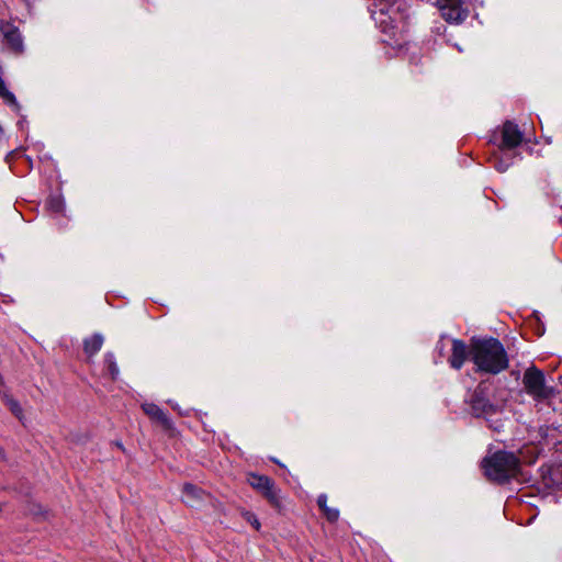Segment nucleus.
Returning <instances> with one entry per match:
<instances>
[{"mask_svg": "<svg viewBox=\"0 0 562 562\" xmlns=\"http://www.w3.org/2000/svg\"><path fill=\"white\" fill-rule=\"evenodd\" d=\"M317 505L329 522H336L339 518V510L327 506V495L321 494L317 497Z\"/></svg>", "mask_w": 562, "mask_h": 562, "instance_id": "ddd939ff", "label": "nucleus"}, {"mask_svg": "<svg viewBox=\"0 0 562 562\" xmlns=\"http://www.w3.org/2000/svg\"><path fill=\"white\" fill-rule=\"evenodd\" d=\"M104 338L101 334L95 333L83 340V351L88 357H93L103 346Z\"/></svg>", "mask_w": 562, "mask_h": 562, "instance_id": "f8f14e48", "label": "nucleus"}, {"mask_svg": "<svg viewBox=\"0 0 562 562\" xmlns=\"http://www.w3.org/2000/svg\"><path fill=\"white\" fill-rule=\"evenodd\" d=\"M524 140V133L513 121H505L501 127V142L498 148L501 150H512L517 148Z\"/></svg>", "mask_w": 562, "mask_h": 562, "instance_id": "423d86ee", "label": "nucleus"}, {"mask_svg": "<svg viewBox=\"0 0 562 562\" xmlns=\"http://www.w3.org/2000/svg\"><path fill=\"white\" fill-rule=\"evenodd\" d=\"M490 427H491L492 429H494L495 431H501V429H502L503 425L497 420V422H495L494 424H493V423H491V424H490Z\"/></svg>", "mask_w": 562, "mask_h": 562, "instance_id": "412c9836", "label": "nucleus"}, {"mask_svg": "<svg viewBox=\"0 0 562 562\" xmlns=\"http://www.w3.org/2000/svg\"><path fill=\"white\" fill-rule=\"evenodd\" d=\"M273 480L270 479L267 475H260L256 473H249L247 476V483L256 490L258 493L262 490H267V486L272 482Z\"/></svg>", "mask_w": 562, "mask_h": 562, "instance_id": "4468645a", "label": "nucleus"}, {"mask_svg": "<svg viewBox=\"0 0 562 562\" xmlns=\"http://www.w3.org/2000/svg\"><path fill=\"white\" fill-rule=\"evenodd\" d=\"M50 210H53L56 213H59L64 210V203L58 198H52L48 202Z\"/></svg>", "mask_w": 562, "mask_h": 562, "instance_id": "6ab92c4d", "label": "nucleus"}, {"mask_svg": "<svg viewBox=\"0 0 562 562\" xmlns=\"http://www.w3.org/2000/svg\"><path fill=\"white\" fill-rule=\"evenodd\" d=\"M104 368L108 371L111 380H117L120 375V370L115 361L114 355L112 352H108L104 355Z\"/></svg>", "mask_w": 562, "mask_h": 562, "instance_id": "2eb2a0df", "label": "nucleus"}, {"mask_svg": "<svg viewBox=\"0 0 562 562\" xmlns=\"http://www.w3.org/2000/svg\"><path fill=\"white\" fill-rule=\"evenodd\" d=\"M115 446L119 447L120 449H123V445L121 442H115Z\"/></svg>", "mask_w": 562, "mask_h": 562, "instance_id": "b1692460", "label": "nucleus"}, {"mask_svg": "<svg viewBox=\"0 0 562 562\" xmlns=\"http://www.w3.org/2000/svg\"><path fill=\"white\" fill-rule=\"evenodd\" d=\"M183 501L189 506H194L203 499L204 492L194 484L186 483L182 487Z\"/></svg>", "mask_w": 562, "mask_h": 562, "instance_id": "9b49d317", "label": "nucleus"}, {"mask_svg": "<svg viewBox=\"0 0 562 562\" xmlns=\"http://www.w3.org/2000/svg\"><path fill=\"white\" fill-rule=\"evenodd\" d=\"M0 460H2V461L8 460L5 450L1 446H0Z\"/></svg>", "mask_w": 562, "mask_h": 562, "instance_id": "5701e85b", "label": "nucleus"}, {"mask_svg": "<svg viewBox=\"0 0 562 562\" xmlns=\"http://www.w3.org/2000/svg\"><path fill=\"white\" fill-rule=\"evenodd\" d=\"M468 357H470V346L468 347L461 339H452L451 356L448 359L451 368L460 370Z\"/></svg>", "mask_w": 562, "mask_h": 562, "instance_id": "1a4fd4ad", "label": "nucleus"}, {"mask_svg": "<svg viewBox=\"0 0 562 562\" xmlns=\"http://www.w3.org/2000/svg\"><path fill=\"white\" fill-rule=\"evenodd\" d=\"M522 383L527 394L532 396L535 401L542 402L554 394V389L546 385L543 372L533 366L525 371Z\"/></svg>", "mask_w": 562, "mask_h": 562, "instance_id": "7ed1b4c3", "label": "nucleus"}, {"mask_svg": "<svg viewBox=\"0 0 562 562\" xmlns=\"http://www.w3.org/2000/svg\"><path fill=\"white\" fill-rule=\"evenodd\" d=\"M470 358L476 372L496 375L509 367L504 345L494 337H473L470 340Z\"/></svg>", "mask_w": 562, "mask_h": 562, "instance_id": "f257e3e1", "label": "nucleus"}, {"mask_svg": "<svg viewBox=\"0 0 562 562\" xmlns=\"http://www.w3.org/2000/svg\"><path fill=\"white\" fill-rule=\"evenodd\" d=\"M508 166H509L508 164H504L502 160H498V161H496V162H495V168H496L498 171H501V172L506 171V170H507V168H508Z\"/></svg>", "mask_w": 562, "mask_h": 562, "instance_id": "aec40b11", "label": "nucleus"}, {"mask_svg": "<svg viewBox=\"0 0 562 562\" xmlns=\"http://www.w3.org/2000/svg\"><path fill=\"white\" fill-rule=\"evenodd\" d=\"M263 497L273 508L278 510L282 508L281 490L277 485L272 490H270Z\"/></svg>", "mask_w": 562, "mask_h": 562, "instance_id": "f3484780", "label": "nucleus"}, {"mask_svg": "<svg viewBox=\"0 0 562 562\" xmlns=\"http://www.w3.org/2000/svg\"><path fill=\"white\" fill-rule=\"evenodd\" d=\"M441 16L450 23H460L468 16V10L462 0H441Z\"/></svg>", "mask_w": 562, "mask_h": 562, "instance_id": "0eeeda50", "label": "nucleus"}, {"mask_svg": "<svg viewBox=\"0 0 562 562\" xmlns=\"http://www.w3.org/2000/svg\"><path fill=\"white\" fill-rule=\"evenodd\" d=\"M0 32L12 52L15 54L23 52V40L16 26L10 22L0 21Z\"/></svg>", "mask_w": 562, "mask_h": 562, "instance_id": "6e6552de", "label": "nucleus"}, {"mask_svg": "<svg viewBox=\"0 0 562 562\" xmlns=\"http://www.w3.org/2000/svg\"><path fill=\"white\" fill-rule=\"evenodd\" d=\"M2 509H3V506H2V504L0 503V513L2 512Z\"/></svg>", "mask_w": 562, "mask_h": 562, "instance_id": "393cba45", "label": "nucleus"}, {"mask_svg": "<svg viewBox=\"0 0 562 562\" xmlns=\"http://www.w3.org/2000/svg\"><path fill=\"white\" fill-rule=\"evenodd\" d=\"M485 476L493 482L504 484L520 473V460L513 452L496 451L482 460Z\"/></svg>", "mask_w": 562, "mask_h": 562, "instance_id": "f03ea898", "label": "nucleus"}, {"mask_svg": "<svg viewBox=\"0 0 562 562\" xmlns=\"http://www.w3.org/2000/svg\"><path fill=\"white\" fill-rule=\"evenodd\" d=\"M243 517L247 522H249L256 530L260 529V522L257 518V516L251 512H245L243 513Z\"/></svg>", "mask_w": 562, "mask_h": 562, "instance_id": "a211bd4d", "label": "nucleus"}, {"mask_svg": "<svg viewBox=\"0 0 562 562\" xmlns=\"http://www.w3.org/2000/svg\"><path fill=\"white\" fill-rule=\"evenodd\" d=\"M276 486V483L274 481H272L268 486H267V490H262L261 492H259L261 494V496L263 497L270 490H272L273 487Z\"/></svg>", "mask_w": 562, "mask_h": 562, "instance_id": "4be33fe9", "label": "nucleus"}, {"mask_svg": "<svg viewBox=\"0 0 562 562\" xmlns=\"http://www.w3.org/2000/svg\"><path fill=\"white\" fill-rule=\"evenodd\" d=\"M394 12L393 3L385 4V7L380 8L378 11H372V19L385 35V37L382 38L384 43H389L391 40L395 38L400 31L397 20L392 16Z\"/></svg>", "mask_w": 562, "mask_h": 562, "instance_id": "39448f33", "label": "nucleus"}, {"mask_svg": "<svg viewBox=\"0 0 562 562\" xmlns=\"http://www.w3.org/2000/svg\"><path fill=\"white\" fill-rule=\"evenodd\" d=\"M144 413L154 422L160 424L165 429H170L172 423L167 413L154 403H145L142 405Z\"/></svg>", "mask_w": 562, "mask_h": 562, "instance_id": "9d476101", "label": "nucleus"}, {"mask_svg": "<svg viewBox=\"0 0 562 562\" xmlns=\"http://www.w3.org/2000/svg\"><path fill=\"white\" fill-rule=\"evenodd\" d=\"M488 387L484 382L479 383L475 387L471 398H470V408L471 414L481 418L484 417L487 422H490V417L501 412V406L493 404L487 397Z\"/></svg>", "mask_w": 562, "mask_h": 562, "instance_id": "20e7f679", "label": "nucleus"}, {"mask_svg": "<svg viewBox=\"0 0 562 562\" xmlns=\"http://www.w3.org/2000/svg\"><path fill=\"white\" fill-rule=\"evenodd\" d=\"M2 401H3L4 405L8 406V408L11 411V413L19 420L23 419V417H24L23 409H22L20 403L16 400H14L12 396H10L8 394H3Z\"/></svg>", "mask_w": 562, "mask_h": 562, "instance_id": "dca6fc26", "label": "nucleus"}]
</instances>
